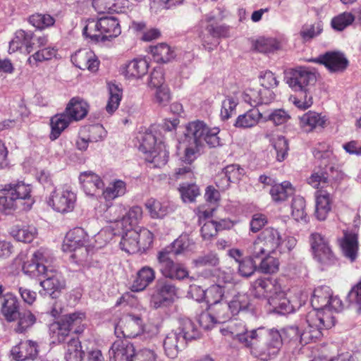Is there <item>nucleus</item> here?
Listing matches in <instances>:
<instances>
[{"mask_svg": "<svg viewBox=\"0 0 361 361\" xmlns=\"http://www.w3.org/2000/svg\"><path fill=\"white\" fill-rule=\"evenodd\" d=\"M219 132V128H209L202 121L190 122L185 126L183 140V144L185 147L184 161L190 164L205 143L211 147L219 146L221 145L220 138L218 137Z\"/></svg>", "mask_w": 361, "mask_h": 361, "instance_id": "1", "label": "nucleus"}, {"mask_svg": "<svg viewBox=\"0 0 361 361\" xmlns=\"http://www.w3.org/2000/svg\"><path fill=\"white\" fill-rule=\"evenodd\" d=\"M296 244L294 237L282 235L278 229L268 227L260 233L247 250L252 257L261 258L266 254L289 252Z\"/></svg>", "mask_w": 361, "mask_h": 361, "instance_id": "2", "label": "nucleus"}, {"mask_svg": "<svg viewBox=\"0 0 361 361\" xmlns=\"http://www.w3.org/2000/svg\"><path fill=\"white\" fill-rule=\"evenodd\" d=\"M245 348L254 357L263 361L275 357L283 345V339L279 331L263 327L254 329Z\"/></svg>", "mask_w": 361, "mask_h": 361, "instance_id": "3", "label": "nucleus"}, {"mask_svg": "<svg viewBox=\"0 0 361 361\" xmlns=\"http://www.w3.org/2000/svg\"><path fill=\"white\" fill-rule=\"evenodd\" d=\"M110 361H156L157 355L150 349H142L135 352L132 343L116 341L109 350Z\"/></svg>", "mask_w": 361, "mask_h": 361, "instance_id": "4", "label": "nucleus"}, {"mask_svg": "<svg viewBox=\"0 0 361 361\" xmlns=\"http://www.w3.org/2000/svg\"><path fill=\"white\" fill-rule=\"evenodd\" d=\"M306 321L308 324L307 329L300 331V344L302 345L319 338L322 335V329H330L335 324L334 317L331 313L325 317L315 310L308 312Z\"/></svg>", "mask_w": 361, "mask_h": 361, "instance_id": "5", "label": "nucleus"}, {"mask_svg": "<svg viewBox=\"0 0 361 361\" xmlns=\"http://www.w3.org/2000/svg\"><path fill=\"white\" fill-rule=\"evenodd\" d=\"M126 208L121 204L110 207L104 214V217L111 225L102 229L96 235V242H99V246L111 240L114 235H119L120 230L126 228L124 226V215Z\"/></svg>", "mask_w": 361, "mask_h": 361, "instance_id": "6", "label": "nucleus"}, {"mask_svg": "<svg viewBox=\"0 0 361 361\" xmlns=\"http://www.w3.org/2000/svg\"><path fill=\"white\" fill-rule=\"evenodd\" d=\"M318 73L310 67L298 66L286 72V80L295 92L310 90L318 78Z\"/></svg>", "mask_w": 361, "mask_h": 361, "instance_id": "7", "label": "nucleus"}, {"mask_svg": "<svg viewBox=\"0 0 361 361\" xmlns=\"http://www.w3.org/2000/svg\"><path fill=\"white\" fill-rule=\"evenodd\" d=\"M311 304L315 310L325 317L333 312H339L343 309V303L338 296H334L329 286H321L314 289Z\"/></svg>", "mask_w": 361, "mask_h": 361, "instance_id": "8", "label": "nucleus"}, {"mask_svg": "<svg viewBox=\"0 0 361 361\" xmlns=\"http://www.w3.org/2000/svg\"><path fill=\"white\" fill-rule=\"evenodd\" d=\"M139 149L143 153L149 154L147 159L156 166H164L168 161L169 155L165 146L161 141L157 142L155 135L152 133H145L142 136Z\"/></svg>", "mask_w": 361, "mask_h": 361, "instance_id": "9", "label": "nucleus"}, {"mask_svg": "<svg viewBox=\"0 0 361 361\" xmlns=\"http://www.w3.org/2000/svg\"><path fill=\"white\" fill-rule=\"evenodd\" d=\"M157 260L161 274L172 280L181 281L189 278V271L183 264L175 262L171 258V251L164 249L158 252Z\"/></svg>", "mask_w": 361, "mask_h": 361, "instance_id": "10", "label": "nucleus"}, {"mask_svg": "<svg viewBox=\"0 0 361 361\" xmlns=\"http://www.w3.org/2000/svg\"><path fill=\"white\" fill-rule=\"evenodd\" d=\"M52 261L53 257L51 252L47 249L40 248L23 263V271L30 277L41 280Z\"/></svg>", "mask_w": 361, "mask_h": 361, "instance_id": "11", "label": "nucleus"}, {"mask_svg": "<svg viewBox=\"0 0 361 361\" xmlns=\"http://www.w3.org/2000/svg\"><path fill=\"white\" fill-rule=\"evenodd\" d=\"M178 289L171 282L158 280L151 297L150 305L154 309L166 307L178 298Z\"/></svg>", "mask_w": 361, "mask_h": 361, "instance_id": "12", "label": "nucleus"}, {"mask_svg": "<svg viewBox=\"0 0 361 361\" xmlns=\"http://www.w3.org/2000/svg\"><path fill=\"white\" fill-rule=\"evenodd\" d=\"M311 247L316 259L323 265L329 266L335 264L336 259L329 245L328 240L318 233L310 236Z\"/></svg>", "mask_w": 361, "mask_h": 361, "instance_id": "13", "label": "nucleus"}, {"mask_svg": "<svg viewBox=\"0 0 361 361\" xmlns=\"http://www.w3.org/2000/svg\"><path fill=\"white\" fill-rule=\"evenodd\" d=\"M76 202V195L68 189L54 190L48 200V204L55 211L68 213L73 210Z\"/></svg>", "mask_w": 361, "mask_h": 361, "instance_id": "14", "label": "nucleus"}, {"mask_svg": "<svg viewBox=\"0 0 361 361\" xmlns=\"http://www.w3.org/2000/svg\"><path fill=\"white\" fill-rule=\"evenodd\" d=\"M143 331V322L140 315L128 314L125 315L115 327L117 336L135 338Z\"/></svg>", "mask_w": 361, "mask_h": 361, "instance_id": "15", "label": "nucleus"}, {"mask_svg": "<svg viewBox=\"0 0 361 361\" xmlns=\"http://www.w3.org/2000/svg\"><path fill=\"white\" fill-rule=\"evenodd\" d=\"M85 315L82 312H74L65 315L63 318L57 323L59 341H64L69 332L80 334L83 331L82 322Z\"/></svg>", "mask_w": 361, "mask_h": 361, "instance_id": "16", "label": "nucleus"}, {"mask_svg": "<svg viewBox=\"0 0 361 361\" xmlns=\"http://www.w3.org/2000/svg\"><path fill=\"white\" fill-rule=\"evenodd\" d=\"M207 33L202 32L200 35L202 45L209 51L213 50V39L228 37V27L225 25H218L214 16H208L205 19Z\"/></svg>", "mask_w": 361, "mask_h": 361, "instance_id": "17", "label": "nucleus"}, {"mask_svg": "<svg viewBox=\"0 0 361 361\" xmlns=\"http://www.w3.org/2000/svg\"><path fill=\"white\" fill-rule=\"evenodd\" d=\"M243 100L255 107L264 106L274 99L273 92L260 85H255L247 88L243 94Z\"/></svg>", "mask_w": 361, "mask_h": 361, "instance_id": "18", "label": "nucleus"}, {"mask_svg": "<svg viewBox=\"0 0 361 361\" xmlns=\"http://www.w3.org/2000/svg\"><path fill=\"white\" fill-rule=\"evenodd\" d=\"M224 336H231L234 341L245 348L250 340L254 329L248 331L243 322L231 320L226 328L221 329Z\"/></svg>", "mask_w": 361, "mask_h": 361, "instance_id": "19", "label": "nucleus"}, {"mask_svg": "<svg viewBox=\"0 0 361 361\" xmlns=\"http://www.w3.org/2000/svg\"><path fill=\"white\" fill-rule=\"evenodd\" d=\"M231 281H219L206 289V302L209 305L223 302L234 291Z\"/></svg>", "mask_w": 361, "mask_h": 361, "instance_id": "20", "label": "nucleus"}, {"mask_svg": "<svg viewBox=\"0 0 361 361\" xmlns=\"http://www.w3.org/2000/svg\"><path fill=\"white\" fill-rule=\"evenodd\" d=\"M252 287L253 295L256 298H267L268 300L281 289L279 281L271 279H258L253 283Z\"/></svg>", "mask_w": 361, "mask_h": 361, "instance_id": "21", "label": "nucleus"}, {"mask_svg": "<svg viewBox=\"0 0 361 361\" xmlns=\"http://www.w3.org/2000/svg\"><path fill=\"white\" fill-rule=\"evenodd\" d=\"M314 61L324 64L331 72H342L348 64L344 54L339 51L327 52Z\"/></svg>", "mask_w": 361, "mask_h": 361, "instance_id": "22", "label": "nucleus"}, {"mask_svg": "<svg viewBox=\"0 0 361 361\" xmlns=\"http://www.w3.org/2000/svg\"><path fill=\"white\" fill-rule=\"evenodd\" d=\"M73 63L81 70L95 72L98 70L99 62L95 54L90 49H80L71 56Z\"/></svg>", "mask_w": 361, "mask_h": 361, "instance_id": "23", "label": "nucleus"}, {"mask_svg": "<svg viewBox=\"0 0 361 361\" xmlns=\"http://www.w3.org/2000/svg\"><path fill=\"white\" fill-rule=\"evenodd\" d=\"M39 353V345L37 342L32 340L20 341L13 347L11 355L16 361H25L34 359Z\"/></svg>", "mask_w": 361, "mask_h": 361, "instance_id": "24", "label": "nucleus"}, {"mask_svg": "<svg viewBox=\"0 0 361 361\" xmlns=\"http://www.w3.org/2000/svg\"><path fill=\"white\" fill-rule=\"evenodd\" d=\"M263 123V114L262 107H254L243 114L238 116L234 126L238 128H251L258 123Z\"/></svg>", "mask_w": 361, "mask_h": 361, "instance_id": "25", "label": "nucleus"}, {"mask_svg": "<svg viewBox=\"0 0 361 361\" xmlns=\"http://www.w3.org/2000/svg\"><path fill=\"white\" fill-rule=\"evenodd\" d=\"M338 241L343 256L351 262H354L358 256L357 235L355 233L344 232L343 236Z\"/></svg>", "mask_w": 361, "mask_h": 361, "instance_id": "26", "label": "nucleus"}, {"mask_svg": "<svg viewBox=\"0 0 361 361\" xmlns=\"http://www.w3.org/2000/svg\"><path fill=\"white\" fill-rule=\"evenodd\" d=\"M87 235L81 228H75L67 233L62 245L64 252H71L87 243Z\"/></svg>", "mask_w": 361, "mask_h": 361, "instance_id": "27", "label": "nucleus"}, {"mask_svg": "<svg viewBox=\"0 0 361 361\" xmlns=\"http://www.w3.org/2000/svg\"><path fill=\"white\" fill-rule=\"evenodd\" d=\"M79 180L87 195H97L104 187V183L99 176L91 171L81 173Z\"/></svg>", "mask_w": 361, "mask_h": 361, "instance_id": "28", "label": "nucleus"}, {"mask_svg": "<svg viewBox=\"0 0 361 361\" xmlns=\"http://www.w3.org/2000/svg\"><path fill=\"white\" fill-rule=\"evenodd\" d=\"M315 216L319 221L326 219L331 210L332 200L328 190H317L315 193Z\"/></svg>", "mask_w": 361, "mask_h": 361, "instance_id": "29", "label": "nucleus"}, {"mask_svg": "<svg viewBox=\"0 0 361 361\" xmlns=\"http://www.w3.org/2000/svg\"><path fill=\"white\" fill-rule=\"evenodd\" d=\"M185 342L182 335L178 331H172L165 337L163 343L165 354L170 358H175L180 348L184 347Z\"/></svg>", "mask_w": 361, "mask_h": 361, "instance_id": "30", "label": "nucleus"}, {"mask_svg": "<svg viewBox=\"0 0 361 361\" xmlns=\"http://www.w3.org/2000/svg\"><path fill=\"white\" fill-rule=\"evenodd\" d=\"M99 27L104 37V41L118 37L121 29L118 19L115 17H102L99 19Z\"/></svg>", "mask_w": 361, "mask_h": 361, "instance_id": "31", "label": "nucleus"}, {"mask_svg": "<svg viewBox=\"0 0 361 361\" xmlns=\"http://www.w3.org/2000/svg\"><path fill=\"white\" fill-rule=\"evenodd\" d=\"M43 280L40 281V286L48 292H51V295L59 291L65 287V282L62 280L60 275L55 271L49 269L42 275Z\"/></svg>", "mask_w": 361, "mask_h": 361, "instance_id": "32", "label": "nucleus"}, {"mask_svg": "<svg viewBox=\"0 0 361 361\" xmlns=\"http://www.w3.org/2000/svg\"><path fill=\"white\" fill-rule=\"evenodd\" d=\"M155 279V272L149 267H143L137 273L132 284V290L139 292L145 290Z\"/></svg>", "mask_w": 361, "mask_h": 361, "instance_id": "33", "label": "nucleus"}, {"mask_svg": "<svg viewBox=\"0 0 361 361\" xmlns=\"http://www.w3.org/2000/svg\"><path fill=\"white\" fill-rule=\"evenodd\" d=\"M126 231L122 235L120 242L121 247L123 250L130 254H134L140 251V245L138 243L139 235L137 230L132 228H124Z\"/></svg>", "mask_w": 361, "mask_h": 361, "instance_id": "34", "label": "nucleus"}, {"mask_svg": "<svg viewBox=\"0 0 361 361\" xmlns=\"http://www.w3.org/2000/svg\"><path fill=\"white\" fill-rule=\"evenodd\" d=\"M148 68L149 65L145 59H135L126 66L124 74L128 78L139 79L147 73Z\"/></svg>", "mask_w": 361, "mask_h": 361, "instance_id": "35", "label": "nucleus"}, {"mask_svg": "<svg viewBox=\"0 0 361 361\" xmlns=\"http://www.w3.org/2000/svg\"><path fill=\"white\" fill-rule=\"evenodd\" d=\"M268 303L272 307L273 311L279 314H285L293 311V305L286 297V294L282 290V288L279 293L269 299Z\"/></svg>", "mask_w": 361, "mask_h": 361, "instance_id": "36", "label": "nucleus"}, {"mask_svg": "<svg viewBox=\"0 0 361 361\" xmlns=\"http://www.w3.org/2000/svg\"><path fill=\"white\" fill-rule=\"evenodd\" d=\"M64 113L68 115L71 121L83 118L87 113V104L82 100L72 99L67 105Z\"/></svg>", "mask_w": 361, "mask_h": 361, "instance_id": "37", "label": "nucleus"}, {"mask_svg": "<svg viewBox=\"0 0 361 361\" xmlns=\"http://www.w3.org/2000/svg\"><path fill=\"white\" fill-rule=\"evenodd\" d=\"M10 234L16 240L27 243L35 238L37 231L33 226L16 225L11 228Z\"/></svg>", "mask_w": 361, "mask_h": 361, "instance_id": "38", "label": "nucleus"}, {"mask_svg": "<svg viewBox=\"0 0 361 361\" xmlns=\"http://www.w3.org/2000/svg\"><path fill=\"white\" fill-rule=\"evenodd\" d=\"M262 108L263 123L271 121L275 126H280L286 123L290 118L288 112L282 109H271L266 106Z\"/></svg>", "mask_w": 361, "mask_h": 361, "instance_id": "39", "label": "nucleus"}, {"mask_svg": "<svg viewBox=\"0 0 361 361\" xmlns=\"http://www.w3.org/2000/svg\"><path fill=\"white\" fill-rule=\"evenodd\" d=\"M252 47L260 53H271L281 49V42L273 37H259L252 41Z\"/></svg>", "mask_w": 361, "mask_h": 361, "instance_id": "40", "label": "nucleus"}, {"mask_svg": "<svg viewBox=\"0 0 361 361\" xmlns=\"http://www.w3.org/2000/svg\"><path fill=\"white\" fill-rule=\"evenodd\" d=\"M332 167L325 168V171L319 170L314 172L307 180L308 184L312 187L319 189L318 190H327L331 188V176L328 173V169L332 170Z\"/></svg>", "mask_w": 361, "mask_h": 361, "instance_id": "41", "label": "nucleus"}, {"mask_svg": "<svg viewBox=\"0 0 361 361\" xmlns=\"http://www.w3.org/2000/svg\"><path fill=\"white\" fill-rule=\"evenodd\" d=\"M269 193L272 200L276 203H279L287 200V198L294 193V188L288 181H284L280 184L272 185Z\"/></svg>", "mask_w": 361, "mask_h": 361, "instance_id": "42", "label": "nucleus"}, {"mask_svg": "<svg viewBox=\"0 0 361 361\" xmlns=\"http://www.w3.org/2000/svg\"><path fill=\"white\" fill-rule=\"evenodd\" d=\"M72 122L68 118V115L64 112L60 114H56L51 118V131L49 138L51 140H56L61 133L68 127Z\"/></svg>", "mask_w": 361, "mask_h": 361, "instance_id": "43", "label": "nucleus"}, {"mask_svg": "<svg viewBox=\"0 0 361 361\" xmlns=\"http://www.w3.org/2000/svg\"><path fill=\"white\" fill-rule=\"evenodd\" d=\"M326 120L319 114L308 111L300 118V126L305 131L309 132L317 127H324Z\"/></svg>", "mask_w": 361, "mask_h": 361, "instance_id": "44", "label": "nucleus"}, {"mask_svg": "<svg viewBox=\"0 0 361 361\" xmlns=\"http://www.w3.org/2000/svg\"><path fill=\"white\" fill-rule=\"evenodd\" d=\"M126 192V184L121 180H115L102 191L104 198L107 201L113 200L124 195Z\"/></svg>", "mask_w": 361, "mask_h": 361, "instance_id": "45", "label": "nucleus"}, {"mask_svg": "<svg viewBox=\"0 0 361 361\" xmlns=\"http://www.w3.org/2000/svg\"><path fill=\"white\" fill-rule=\"evenodd\" d=\"M151 53L154 60L157 63H167L175 56L174 51L165 43H161L156 46L151 47Z\"/></svg>", "mask_w": 361, "mask_h": 361, "instance_id": "46", "label": "nucleus"}, {"mask_svg": "<svg viewBox=\"0 0 361 361\" xmlns=\"http://www.w3.org/2000/svg\"><path fill=\"white\" fill-rule=\"evenodd\" d=\"M18 302L16 298L8 296L4 299L1 306V313L8 322H13L19 314Z\"/></svg>", "mask_w": 361, "mask_h": 361, "instance_id": "47", "label": "nucleus"}, {"mask_svg": "<svg viewBox=\"0 0 361 361\" xmlns=\"http://www.w3.org/2000/svg\"><path fill=\"white\" fill-rule=\"evenodd\" d=\"M209 310L219 324L225 323L233 315L227 302H221L209 306Z\"/></svg>", "mask_w": 361, "mask_h": 361, "instance_id": "48", "label": "nucleus"}, {"mask_svg": "<svg viewBox=\"0 0 361 361\" xmlns=\"http://www.w3.org/2000/svg\"><path fill=\"white\" fill-rule=\"evenodd\" d=\"M6 186L17 200H29L31 197L32 186L30 184L16 181L6 184Z\"/></svg>", "mask_w": 361, "mask_h": 361, "instance_id": "49", "label": "nucleus"}, {"mask_svg": "<svg viewBox=\"0 0 361 361\" xmlns=\"http://www.w3.org/2000/svg\"><path fill=\"white\" fill-rule=\"evenodd\" d=\"M17 207V200L6 185L0 190V212L9 214Z\"/></svg>", "mask_w": 361, "mask_h": 361, "instance_id": "50", "label": "nucleus"}, {"mask_svg": "<svg viewBox=\"0 0 361 361\" xmlns=\"http://www.w3.org/2000/svg\"><path fill=\"white\" fill-rule=\"evenodd\" d=\"M193 242L188 234L180 235L175 240L170 247H166L171 251V255H179L191 250Z\"/></svg>", "mask_w": 361, "mask_h": 361, "instance_id": "51", "label": "nucleus"}, {"mask_svg": "<svg viewBox=\"0 0 361 361\" xmlns=\"http://www.w3.org/2000/svg\"><path fill=\"white\" fill-rule=\"evenodd\" d=\"M292 216L297 221L307 223L308 216L305 212V200L300 196L295 197L291 203Z\"/></svg>", "mask_w": 361, "mask_h": 361, "instance_id": "52", "label": "nucleus"}, {"mask_svg": "<svg viewBox=\"0 0 361 361\" xmlns=\"http://www.w3.org/2000/svg\"><path fill=\"white\" fill-rule=\"evenodd\" d=\"M82 33L86 37L90 38L93 42H104V37L99 27V19L87 20Z\"/></svg>", "mask_w": 361, "mask_h": 361, "instance_id": "53", "label": "nucleus"}, {"mask_svg": "<svg viewBox=\"0 0 361 361\" xmlns=\"http://www.w3.org/2000/svg\"><path fill=\"white\" fill-rule=\"evenodd\" d=\"M229 308L233 314L235 315L240 311L247 310L249 306L250 302L248 296L244 293H237L233 295L231 300L227 302Z\"/></svg>", "mask_w": 361, "mask_h": 361, "instance_id": "54", "label": "nucleus"}, {"mask_svg": "<svg viewBox=\"0 0 361 361\" xmlns=\"http://www.w3.org/2000/svg\"><path fill=\"white\" fill-rule=\"evenodd\" d=\"M84 352L78 338H72L67 344V352L65 357L66 361H82Z\"/></svg>", "mask_w": 361, "mask_h": 361, "instance_id": "55", "label": "nucleus"}, {"mask_svg": "<svg viewBox=\"0 0 361 361\" xmlns=\"http://www.w3.org/2000/svg\"><path fill=\"white\" fill-rule=\"evenodd\" d=\"M145 205L150 216L154 219H161L169 212V207L166 204L160 202L154 199L149 200Z\"/></svg>", "mask_w": 361, "mask_h": 361, "instance_id": "56", "label": "nucleus"}, {"mask_svg": "<svg viewBox=\"0 0 361 361\" xmlns=\"http://www.w3.org/2000/svg\"><path fill=\"white\" fill-rule=\"evenodd\" d=\"M109 98L106 106L108 113H114L118 107L122 97L120 88L114 84H109Z\"/></svg>", "mask_w": 361, "mask_h": 361, "instance_id": "57", "label": "nucleus"}, {"mask_svg": "<svg viewBox=\"0 0 361 361\" xmlns=\"http://www.w3.org/2000/svg\"><path fill=\"white\" fill-rule=\"evenodd\" d=\"M182 338L184 342L191 341L199 338V332L195 326L193 322L190 319H185L181 322L180 326L176 330Z\"/></svg>", "mask_w": 361, "mask_h": 361, "instance_id": "58", "label": "nucleus"}, {"mask_svg": "<svg viewBox=\"0 0 361 361\" xmlns=\"http://www.w3.org/2000/svg\"><path fill=\"white\" fill-rule=\"evenodd\" d=\"M299 92L302 95L290 96L289 101L291 102L297 108L305 110L310 108L313 104L312 94L310 90Z\"/></svg>", "mask_w": 361, "mask_h": 361, "instance_id": "59", "label": "nucleus"}, {"mask_svg": "<svg viewBox=\"0 0 361 361\" xmlns=\"http://www.w3.org/2000/svg\"><path fill=\"white\" fill-rule=\"evenodd\" d=\"M270 255L266 254L261 257L262 261L259 264L258 270L264 274H273L279 270V260Z\"/></svg>", "mask_w": 361, "mask_h": 361, "instance_id": "60", "label": "nucleus"}, {"mask_svg": "<svg viewBox=\"0 0 361 361\" xmlns=\"http://www.w3.org/2000/svg\"><path fill=\"white\" fill-rule=\"evenodd\" d=\"M29 22L36 28L42 30L54 25L55 19L49 14L35 13L29 18Z\"/></svg>", "mask_w": 361, "mask_h": 361, "instance_id": "61", "label": "nucleus"}, {"mask_svg": "<svg viewBox=\"0 0 361 361\" xmlns=\"http://www.w3.org/2000/svg\"><path fill=\"white\" fill-rule=\"evenodd\" d=\"M56 51L51 47H46L38 50L27 59L30 65L37 64L38 62H43L51 59L55 56Z\"/></svg>", "mask_w": 361, "mask_h": 361, "instance_id": "62", "label": "nucleus"}, {"mask_svg": "<svg viewBox=\"0 0 361 361\" xmlns=\"http://www.w3.org/2000/svg\"><path fill=\"white\" fill-rule=\"evenodd\" d=\"M354 20L355 17L351 13L344 12L331 20V26L334 30L342 31L351 25Z\"/></svg>", "mask_w": 361, "mask_h": 361, "instance_id": "63", "label": "nucleus"}, {"mask_svg": "<svg viewBox=\"0 0 361 361\" xmlns=\"http://www.w3.org/2000/svg\"><path fill=\"white\" fill-rule=\"evenodd\" d=\"M348 300L357 313L361 312V281L354 286L348 295Z\"/></svg>", "mask_w": 361, "mask_h": 361, "instance_id": "64", "label": "nucleus"}]
</instances>
